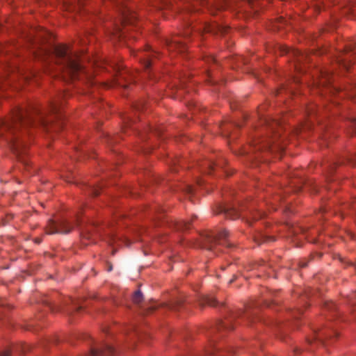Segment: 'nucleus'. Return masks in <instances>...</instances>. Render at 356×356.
Listing matches in <instances>:
<instances>
[{"instance_id": "1", "label": "nucleus", "mask_w": 356, "mask_h": 356, "mask_svg": "<svg viewBox=\"0 0 356 356\" xmlns=\"http://www.w3.org/2000/svg\"><path fill=\"white\" fill-rule=\"evenodd\" d=\"M60 100H54L44 109L38 106L30 108L16 107L6 119L0 120V139L5 141L17 159L24 165H27L24 155L27 151V143L23 137L24 131L29 126H40L49 131L51 128L55 131L61 127L60 124L55 125L53 120L47 119L49 114L58 118Z\"/></svg>"}, {"instance_id": "2", "label": "nucleus", "mask_w": 356, "mask_h": 356, "mask_svg": "<svg viewBox=\"0 0 356 356\" xmlns=\"http://www.w3.org/2000/svg\"><path fill=\"white\" fill-rule=\"evenodd\" d=\"M52 51L56 63L61 66V69L70 79H86L88 83L92 85L93 81L91 77L87 74L84 67L81 65L78 56L73 53L66 45H56Z\"/></svg>"}, {"instance_id": "3", "label": "nucleus", "mask_w": 356, "mask_h": 356, "mask_svg": "<svg viewBox=\"0 0 356 356\" xmlns=\"http://www.w3.org/2000/svg\"><path fill=\"white\" fill-rule=\"evenodd\" d=\"M217 213H222L226 218L230 219L241 218L248 224L251 223V218L257 220L264 216L263 213L255 212V206L253 203H243L237 208L232 206L220 205L217 207Z\"/></svg>"}, {"instance_id": "4", "label": "nucleus", "mask_w": 356, "mask_h": 356, "mask_svg": "<svg viewBox=\"0 0 356 356\" xmlns=\"http://www.w3.org/2000/svg\"><path fill=\"white\" fill-rule=\"evenodd\" d=\"M229 232L226 229H220L216 233H209L203 237L202 248L216 252V246L225 245L229 248L232 244L227 241Z\"/></svg>"}, {"instance_id": "5", "label": "nucleus", "mask_w": 356, "mask_h": 356, "mask_svg": "<svg viewBox=\"0 0 356 356\" xmlns=\"http://www.w3.org/2000/svg\"><path fill=\"white\" fill-rule=\"evenodd\" d=\"M264 123L266 127L269 129L270 133L268 136L264 138L259 139L257 143L262 145V148L273 151V143H274L275 138L277 137V134H275V128L280 125V123L271 118H264Z\"/></svg>"}, {"instance_id": "6", "label": "nucleus", "mask_w": 356, "mask_h": 356, "mask_svg": "<svg viewBox=\"0 0 356 356\" xmlns=\"http://www.w3.org/2000/svg\"><path fill=\"white\" fill-rule=\"evenodd\" d=\"M356 54V44L349 42L344 47L343 51L339 54L337 57V62L339 65L344 70H348L352 62L351 58Z\"/></svg>"}, {"instance_id": "7", "label": "nucleus", "mask_w": 356, "mask_h": 356, "mask_svg": "<svg viewBox=\"0 0 356 356\" xmlns=\"http://www.w3.org/2000/svg\"><path fill=\"white\" fill-rule=\"evenodd\" d=\"M72 229V225L67 220H62L58 222L49 220L46 228V233L47 234H67Z\"/></svg>"}, {"instance_id": "8", "label": "nucleus", "mask_w": 356, "mask_h": 356, "mask_svg": "<svg viewBox=\"0 0 356 356\" xmlns=\"http://www.w3.org/2000/svg\"><path fill=\"white\" fill-rule=\"evenodd\" d=\"M257 312L250 308H248L245 311L238 310L232 314V317L234 320L236 318H242L248 322H251L256 318Z\"/></svg>"}, {"instance_id": "9", "label": "nucleus", "mask_w": 356, "mask_h": 356, "mask_svg": "<svg viewBox=\"0 0 356 356\" xmlns=\"http://www.w3.org/2000/svg\"><path fill=\"white\" fill-rule=\"evenodd\" d=\"M321 79L316 83V87L319 89H321V88H328L329 85L332 83V73L328 71H321Z\"/></svg>"}, {"instance_id": "10", "label": "nucleus", "mask_w": 356, "mask_h": 356, "mask_svg": "<svg viewBox=\"0 0 356 356\" xmlns=\"http://www.w3.org/2000/svg\"><path fill=\"white\" fill-rule=\"evenodd\" d=\"M337 333L335 331H327V330H323L320 331L318 333L315 334V336L314 337V340H316L321 344H324L325 343V340L331 338L333 336H337Z\"/></svg>"}, {"instance_id": "11", "label": "nucleus", "mask_w": 356, "mask_h": 356, "mask_svg": "<svg viewBox=\"0 0 356 356\" xmlns=\"http://www.w3.org/2000/svg\"><path fill=\"white\" fill-rule=\"evenodd\" d=\"M200 3L208 8H216L217 9L223 8L225 6V0H200Z\"/></svg>"}, {"instance_id": "12", "label": "nucleus", "mask_w": 356, "mask_h": 356, "mask_svg": "<svg viewBox=\"0 0 356 356\" xmlns=\"http://www.w3.org/2000/svg\"><path fill=\"white\" fill-rule=\"evenodd\" d=\"M122 23L124 24H132L135 21L136 17L134 13H132L130 8H127L122 10Z\"/></svg>"}, {"instance_id": "13", "label": "nucleus", "mask_w": 356, "mask_h": 356, "mask_svg": "<svg viewBox=\"0 0 356 356\" xmlns=\"http://www.w3.org/2000/svg\"><path fill=\"white\" fill-rule=\"evenodd\" d=\"M142 55L141 56H140V59L141 60V62L145 69V70H148L149 69V67H151L152 65V53H148V52H141L140 53Z\"/></svg>"}, {"instance_id": "14", "label": "nucleus", "mask_w": 356, "mask_h": 356, "mask_svg": "<svg viewBox=\"0 0 356 356\" xmlns=\"http://www.w3.org/2000/svg\"><path fill=\"white\" fill-rule=\"evenodd\" d=\"M200 304L201 306L208 305L209 306L216 307L218 305V302L216 298L213 296H203L200 300Z\"/></svg>"}, {"instance_id": "15", "label": "nucleus", "mask_w": 356, "mask_h": 356, "mask_svg": "<svg viewBox=\"0 0 356 356\" xmlns=\"http://www.w3.org/2000/svg\"><path fill=\"white\" fill-rule=\"evenodd\" d=\"M71 306L65 309V312L68 315H72L75 312H79L82 309V307L75 300H70Z\"/></svg>"}, {"instance_id": "16", "label": "nucleus", "mask_w": 356, "mask_h": 356, "mask_svg": "<svg viewBox=\"0 0 356 356\" xmlns=\"http://www.w3.org/2000/svg\"><path fill=\"white\" fill-rule=\"evenodd\" d=\"M170 50L177 49L180 52L184 51L186 49V46L184 43L179 42H172L169 44Z\"/></svg>"}, {"instance_id": "17", "label": "nucleus", "mask_w": 356, "mask_h": 356, "mask_svg": "<svg viewBox=\"0 0 356 356\" xmlns=\"http://www.w3.org/2000/svg\"><path fill=\"white\" fill-rule=\"evenodd\" d=\"M284 52L288 54L291 53L295 57L298 58V62L300 63L302 61V59L305 56L303 53L300 51L299 50H291L289 51L287 48L284 49Z\"/></svg>"}, {"instance_id": "18", "label": "nucleus", "mask_w": 356, "mask_h": 356, "mask_svg": "<svg viewBox=\"0 0 356 356\" xmlns=\"http://www.w3.org/2000/svg\"><path fill=\"white\" fill-rule=\"evenodd\" d=\"M177 230H186L190 228L189 221H179L175 225Z\"/></svg>"}, {"instance_id": "19", "label": "nucleus", "mask_w": 356, "mask_h": 356, "mask_svg": "<svg viewBox=\"0 0 356 356\" xmlns=\"http://www.w3.org/2000/svg\"><path fill=\"white\" fill-rule=\"evenodd\" d=\"M218 165L219 164H216L212 161H207L204 163V165H202V170L207 172V173H211V171L214 169V168Z\"/></svg>"}, {"instance_id": "20", "label": "nucleus", "mask_w": 356, "mask_h": 356, "mask_svg": "<svg viewBox=\"0 0 356 356\" xmlns=\"http://www.w3.org/2000/svg\"><path fill=\"white\" fill-rule=\"evenodd\" d=\"M270 238H271L266 236L262 234H258L257 236H254V241L258 244H261L268 241L269 240H270Z\"/></svg>"}, {"instance_id": "21", "label": "nucleus", "mask_w": 356, "mask_h": 356, "mask_svg": "<svg viewBox=\"0 0 356 356\" xmlns=\"http://www.w3.org/2000/svg\"><path fill=\"white\" fill-rule=\"evenodd\" d=\"M233 320L234 319L231 316L229 319L227 320L226 322L220 323V327H218V330H220V328H225L227 330H232L233 329V325H232Z\"/></svg>"}, {"instance_id": "22", "label": "nucleus", "mask_w": 356, "mask_h": 356, "mask_svg": "<svg viewBox=\"0 0 356 356\" xmlns=\"http://www.w3.org/2000/svg\"><path fill=\"white\" fill-rule=\"evenodd\" d=\"M102 65H110L113 70L116 71H120L121 69V66L116 63L115 62L111 61V60H104L102 63Z\"/></svg>"}, {"instance_id": "23", "label": "nucleus", "mask_w": 356, "mask_h": 356, "mask_svg": "<svg viewBox=\"0 0 356 356\" xmlns=\"http://www.w3.org/2000/svg\"><path fill=\"white\" fill-rule=\"evenodd\" d=\"M143 300V294L140 291H137L135 292L133 296V301L136 304H139Z\"/></svg>"}, {"instance_id": "24", "label": "nucleus", "mask_w": 356, "mask_h": 356, "mask_svg": "<svg viewBox=\"0 0 356 356\" xmlns=\"http://www.w3.org/2000/svg\"><path fill=\"white\" fill-rule=\"evenodd\" d=\"M216 29H217L218 31H220V32H224L225 30H224V28L223 27H221V26H207L205 27V30L207 32H216Z\"/></svg>"}, {"instance_id": "25", "label": "nucleus", "mask_w": 356, "mask_h": 356, "mask_svg": "<svg viewBox=\"0 0 356 356\" xmlns=\"http://www.w3.org/2000/svg\"><path fill=\"white\" fill-rule=\"evenodd\" d=\"M347 14L352 16H356V1L348 7Z\"/></svg>"}, {"instance_id": "26", "label": "nucleus", "mask_w": 356, "mask_h": 356, "mask_svg": "<svg viewBox=\"0 0 356 356\" xmlns=\"http://www.w3.org/2000/svg\"><path fill=\"white\" fill-rule=\"evenodd\" d=\"M90 193L93 196H97L99 194V190L100 188L99 187H90Z\"/></svg>"}, {"instance_id": "27", "label": "nucleus", "mask_w": 356, "mask_h": 356, "mask_svg": "<svg viewBox=\"0 0 356 356\" xmlns=\"http://www.w3.org/2000/svg\"><path fill=\"white\" fill-rule=\"evenodd\" d=\"M307 112L309 115H312L316 112V107L314 105H311L307 107Z\"/></svg>"}, {"instance_id": "28", "label": "nucleus", "mask_w": 356, "mask_h": 356, "mask_svg": "<svg viewBox=\"0 0 356 356\" xmlns=\"http://www.w3.org/2000/svg\"><path fill=\"white\" fill-rule=\"evenodd\" d=\"M183 191L187 194V195H191L192 194L193 191V188L192 186H189V185H187L184 187V188L183 189Z\"/></svg>"}, {"instance_id": "29", "label": "nucleus", "mask_w": 356, "mask_h": 356, "mask_svg": "<svg viewBox=\"0 0 356 356\" xmlns=\"http://www.w3.org/2000/svg\"><path fill=\"white\" fill-rule=\"evenodd\" d=\"M120 3L122 4L121 6L120 5H118V7H120V12L122 13V10L127 8H129L128 6V5L127 4V3H124V2H122L121 1Z\"/></svg>"}, {"instance_id": "30", "label": "nucleus", "mask_w": 356, "mask_h": 356, "mask_svg": "<svg viewBox=\"0 0 356 356\" xmlns=\"http://www.w3.org/2000/svg\"><path fill=\"white\" fill-rule=\"evenodd\" d=\"M325 306L327 308V309L330 310L334 309L335 308V305L333 302L326 303Z\"/></svg>"}, {"instance_id": "31", "label": "nucleus", "mask_w": 356, "mask_h": 356, "mask_svg": "<svg viewBox=\"0 0 356 356\" xmlns=\"http://www.w3.org/2000/svg\"><path fill=\"white\" fill-rule=\"evenodd\" d=\"M205 59H206L207 62H208V63H210V62L215 63L216 62L215 58L211 56H208Z\"/></svg>"}, {"instance_id": "32", "label": "nucleus", "mask_w": 356, "mask_h": 356, "mask_svg": "<svg viewBox=\"0 0 356 356\" xmlns=\"http://www.w3.org/2000/svg\"><path fill=\"white\" fill-rule=\"evenodd\" d=\"M10 352L8 350H3L0 353V356H10Z\"/></svg>"}, {"instance_id": "33", "label": "nucleus", "mask_w": 356, "mask_h": 356, "mask_svg": "<svg viewBox=\"0 0 356 356\" xmlns=\"http://www.w3.org/2000/svg\"><path fill=\"white\" fill-rule=\"evenodd\" d=\"M234 355V350H229L227 351V355H225L224 354H221L220 356H233Z\"/></svg>"}, {"instance_id": "34", "label": "nucleus", "mask_w": 356, "mask_h": 356, "mask_svg": "<svg viewBox=\"0 0 356 356\" xmlns=\"http://www.w3.org/2000/svg\"><path fill=\"white\" fill-rule=\"evenodd\" d=\"M156 309V306L154 305H151L149 307H147V308L144 309L145 310H149V311H153Z\"/></svg>"}, {"instance_id": "35", "label": "nucleus", "mask_w": 356, "mask_h": 356, "mask_svg": "<svg viewBox=\"0 0 356 356\" xmlns=\"http://www.w3.org/2000/svg\"><path fill=\"white\" fill-rule=\"evenodd\" d=\"M8 305L6 303L4 300H0V307H4L6 306H8Z\"/></svg>"}, {"instance_id": "36", "label": "nucleus", "mask_w": 356, "mask_h": 356, "mask_svg": "<svg viewBox=\"0 0 356 356\" xmlns=\"http://www.w3.org/2000/svg\"><path fill=\"white\" fill-rule=\"evenodd\" d=\"M301 313H302V310L300 309H297L296 310V314H294L293 315L295 316L296 314H300Z\"/></svg>"}, {"instance_id": "37", "label": "nucleus", "mask_w": 356, "mask_h": 356, "mask_svg": "<svg viewBox=\"0 0 356 356\" xmlns=\"http://www.w3.org/2000/svg\"><path fill=\"white\" fill-rule=\"evenodd\" d=\"M329 89L330 90V92H332L337 90V88L334 87H331Z\"/></svg>"}, {"instance_id": "38", "label": "nucleus", "mask_w": 356, "mask_h": 356, "mask_svg": "<svg viewBox=\"0 0 356 356\" xmlns=\"http://www.w3.org/2000/svg\"><path fill=\"white\" fill-rule=\"evenodd\" d=\"M41 241H42V240H41V238H36L35 239V243H40Z\"/></svg>"}, {"instance_id": "39", "label": "nucleus", "mask_w": 356, "mask_h": 356, "mask_svg": "<svg viewBox=\"0 0 356 356\" xmlns=\"http://www.w3.org/2000/svg\"><path fill=\"white\" fill-rule=\"evenodd\" d=\"M306 266H307V264H306V263H302V264H300V266H301L302 268H304V267H305Z\"/></svg>"}, {"instance_id": "40", "label": "nucleus", "mask_w": 356, "mask_h": 356, "mask_svg": "<svg viewBox=\"0 0 356 356\" xmlns=\"http://www.w3.org/2000/svg\"><path fill=\"white\" fill-rule=\"evenodd\" d=\"M108 271H111L112 270V266H109L108 268Z\"/></svg>"}, {"instance_id": "41", "label": "nucleus", "mask_w": 356, "mask_h": 356, "mask_svg": "<svg viewBox=\"0 0 356 356\" xmlns=\"http://www.w3.org/2000/svg\"><path fill=\"white\" fill-rule=\"evenodd\" d=\"M316 7H317V9H318V10H320L321 8H320V6H319L318 4H317V5H316Z\"/></svg>"}, {"instance_id": "42", "label": "nucleus", "mask_w": 356, "mask_h": 356, "mask_svg": "<svg viewBox=\"0 0 356 356\" xmlns=\"http://www.w3.org/2000/svg\"><path fill=\"white\" fill-rule=\"evenodd\" d=\"M123 34H124V33H123V32H121V33L119 34V36H118V37L120 38V37L122 36V35H123Z\"/></svg>"}, {"instance_id": "43", "label": "nucleus", "mask_w": 356, "mask_h": 356, "mask_svg": "<svg viewBox=\"0 0 356 356\" xmlns=\"http://www.w3.org/2000/svg\"><path fill=\"white\" fill-rule=\"evenodd\" d=\"M116 84H118V85H121V83L120 82V81H119V80H117V83H116Z\"/></svg>"}, {"instance_id": "44", "label": "nucleus", "mask_w": 356, "mask_h": 356, "mask_svg": "<svg viewBox=\"0 0 356 356\" xmlns=\"http://www.w3.org/2000/svg\"><path fill=\"white\" fill-rule=\"evenodd\" d=\"M276 148H277V149H282V147H280L279 145H277V146L276 147Z\"/></svg>"}, {"instance_id": "45", "label": "nucleus", "mask_w": 356, "mask_h": 356, "mask_svg": "<svg viewBox=\"0 0 356 356\" xmlns=\"http://www.w3.org/2000/svg\"><path fill=\"white\" fill-rule=\"evenodd\" d=\"M298 351H299V349H298V348H296V349H294V352H295V353H297Z\"/></svg>"}, {"instance_id": "46", "label": "nucleus", "mask_w": 356, "mask_h": 356, "mask_svg": "<svg viewBox=\"0 0 356 356\" xmlns=\"http://www.w3.org/2000/svg\"><path fill=\"white\" fill-rule=\"evenodd\" d=\"M308 342H309V343H312V340H310V339H309V340H308Z\"/></svg>"}, {"instance_id": "47", "label": "nucleus", "mask_w": 356, "mask_h": 356, "mask_svg": "<svg viewBox=\"0 0 356 356\" xmlns=\"http://www.w3.org/2000/svg\"><path fill=\"white\" fill-rule=\"evenodd\" d=\"M233 281H234V280H231L229 281V284H230V283H232Z\"/></svg>"}, {"instance_id": "48", "label": "nucleus", "mask_w": 356, "mask_h": 356, "mask_svg": "<svg viewBox=\"0 0 356 356\" xmlns=\"http://www.w3.org/2000/svg\"><path fill=\"white\" fill-rule=\"evenodd\" d=\"M354 296H356V293H355Z\"/></svg>"}]
</instances>
